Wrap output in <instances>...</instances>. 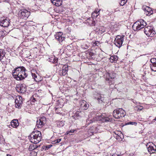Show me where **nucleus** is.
Segmentation results:
<instances>
[{
	"label": "nucleus",
	"instance_id": "33",
	"mask_svg": "<svg viewBox=\"0 0 156 156\" xmlns=\"http://www.w3.org/2000/svg\"><path fill=\"white\" fill-rule=\"evenodd\" d=\"M5 35L4 32L3 31H0V38L3 37Z\"/></svg>",
	"mask_w": 156,
	"mask_h": 156
},
{
	"label": "nucleus",
	"instance_id": "30",
	"mask_svg": "<svg viewBox=\"0 0 156 156\" xmlns=\"http://www.w3.org/2000/svg\"><path fill=\"white\" fill-rule=\"evenodd\" d=\"M119 4L121 6L124 5L127 2V0H120Z\"/></svg>",
	"mask_w": 156,
	"mask_h": 156
},
{
	"label": "nucleus",
	"instance_id": "25",
	"mask_svg": "<svg viewBox=\"0 0 156 156\" xmlns=\"http://www.w3.org/2000/svg\"><path fill=\"white\" fill-rule=\"evenodd\" d=\"M118 60V57L115 55L111 56L110 58V62H113L115 61H116Z\"/></svg>",
	"mask_w": 156,
	"mask_h": 156
},
{
	"label": "nucleus",
	"instance_id": "28",
	"mask_svg": "<svg viewBox=\"0 0 156 156\" xmlns=\"http://www.w3.org/2000/svg\"><path fill=\"white\" fill-rule=\"evenodd\" d=\"M122 136H123V135L122 134V133L121 132H119L117 134L116 136H115V137L117 138V139H119V137H120L121 139H122Z\"/></svg>",
	"mask_w": 156,
	"mask_h": 156
},
{
	"label": "nucleus",
	"instance_id": "49",
	"mask_svg": "<svg viewBox=\"0 0 156 156\" xmlns=\"http://www.w3.org/2000/svg\"><path fill=\"white\" fill-rule=\"evenodd\" d=\"M31 1H34L35 0H31Z\"/></svg>",
	"mask_w": 156,
	"mask_h": 156
},
{
	"label": "nucleus",
	"instance_id": "7",
	"mask_svg": "<svg viewBox=\"0 0 156 156\" xmlns=\"http://www.w3.org/2000/svg\"><path fill=\"white\" fill-rule=\"evenodd\" d=\"M30 15V12L26 9L20 10L19 12L18 15L20 18L27 20Z\"/></svg>",
	"mask_w": 156,
	"mask_h": 156
},
{
	"label": "nucleus",
	"instance_id": "1",
	"mask_svg": "<svg viewBox=\"0 0 156 156\" xmlns=\"http://www.w3.org/2000/svg\"><path fill=\"white\" fill-rule=\"evenodd\" d=\"M94 112H92L88 115L89 118L86 120V122L89 125L93 122L95 121H101L102 122H110L111 119L105 116V114H97L95 117H94Z\"/></svg>",
	"mask_w": 156,
	"mask_h": 156
},
{
	"label": "nucleus",
	"instance_id": "23",
	"mask_svg": "<svg viewBox=\"0 0 156 156\" xmlns=\"http://www.w3.org/2000/svg\"><path fill=\"white\" fill-rule=\"evenodd\" d=\"M100 10L97 11H94L93 12L92 14V16L93 18H97L98 16L100 14Z\"/></svg>",
	"mask_w": 156,
	"mask_h": 156
},
{
	"label": "nucleus",
	"instance_id": "6",
	"mask_svg": "<svg viewBox=\"0 0 156 156\" xmlns=\"http://www.w3.org/2000/svg\"><path fill=\"white\" fill-rule=\"evenodd\" d=\"M144 32L148 37H153L156 34L155 31L153 30V27L148 26L144 28Z\"/></svg>",
	"mask_w": 156,
	"mask_h": 156
},
{
	"label": "nucleus",
	"instance_id": "22",
	"mask_svg": "<svg viewBox=\"0 0 156 156\" xmlns=\"http://www.w3.org/2000/svg\"><path fill=\"white\" fill-rule=\"evenodd\" d=\"M99 33L101 34L105 31L106 28L103 26H99L98 27Z\"/></svg>",
	"mask_w": 156,
	"mask_h": 156
},
{
	"label": "nucleus",
	"instance_id": "36",
	"mask_svg": "<svg viewBox=\"0 0 156 156\" xmlns=\"http://www.w3.org/2000/svg\"><path fill=\"white\" fill-rule=\"evenodd\" d=\"M61 139H57L55 140V143H58L60 142L61 141Z\"/></svg>",
	"mask_w": 156,
	"mask_h": 156
},
{
	"label": "nucleus",
	"instance_id": "39",
	"mask_svg": "<svg viewBox=\"0 0 156 156\" xmlns=\"http://www.w3.org/2000/svg\"><path fill=\"white\" fill-rule=\"evenodd\" d=\"M87 105L85 104L84 105V109H86L87 108Z\"/></svg>",
	"mask_w": 156,
	"mask_h": 156
},
{
	"label": "nucleus",
	"instance_id": "46",
	"mask_svg": "<svg viewBox=\"0 0 156 156\" xmlns=\"http://www.w3.org/2000/svg\"><path fill=\"white\" fill-rule=\"evenodd\" d=\"M9 1V0H6L5 1L6 2H8V1Z\"/></svg>",
	"mask_w": 156,
	"mask_h": 156
},
{
	"label": "nucleus",
	"instance_id": "38",
	"mask_svg": "<svg viewBox=\"0 0 156 156\" xmlns=\"http://www.w3.org/2000/svg\"><path fill=\"white\" fill-rule=\"evenodd\" d=\"M36 96V95H34L33 96V99L34 100L33 101L34 102L37 101V99H36L34 97V96Z\"/></svg>",
	"mask_w": 156,
	"mask_h": 156
},
{
	"label": "nucleus",
	"instance_id": "41",
	"mask_svg": "<svg viewBox=\"0 0 156 156\" xmlns=\"http://www.w3.org/2000/svg\"><path fill=\"white\" fill-rule=\"evenodd\" d=\"M59 124L61 125V126H62L63 125V122L62 121H60L59 122Z\"/></svg>",
	"mask_w": 156,
	"mask_h": 156
},
{
	"label": "nucleus",
	"instance_id": "32",
	"mask_svg": "<svg viewBox=\"0 0 156 156\" xmlns=\"http://www.w3.org/2000/svg\"><path fill=\"white\" fill-rule=\"evenodd\" d=\"M50 59L51 60L49 61L53 63H55L57 62V60L55 58V57H51V58Z\"/></svg>",
	"mask_w": 156,
	"mask_h": 156
},
{
	"label": "nucleus",
	"instance_id": "27",
	"mask_svg": "<svg viewBox=\"0 0 156 156\" xmlns=\"http://www.w3.org/2000/svg\"><path fill=\"white\" fill-rule=\"evenodd\" d=\"M37 147L36 145L34 144H31L29 146V150L30 151H32L34 149H35Z\"/></svg>",
	"mask_w": 156,
	"mask_h": 156
},
{
	"label": "nucleus",
	"instance_id": "14",
	"mask_svg": "<svg viewBox=\"0 0 156 156\" xmlns=\"http://www.w3.org/2000/svg\"><path fill=\"white\" fill-rule=\"evenodd\" d=\"M68 69V66L64 65L63 66L62 69L59 71V74L60 76H65L67 74Z\"/></svg>",
	"mask_w": 156,
	"mask_h": 156
},
{
	"label": "nucleus",
	"instance_id": "40",
	"mask_svg": "<svg viewBox=\"0 0 156 156\" xmlns=\"http://www.w3.org/2000/svg\"><path fill=\"white\" fill-rule=\"evenodd\" d=\"M97 43L96 41V42H94V43H93V45L94 46H96V45L97 46L98 45H97Z\"/></svg>",
	"mask_w": 156,
	"mask_h": 156
},
{
	"label": "nucleus",
	"instance_id": "19",
	"mask_svg": "<svg viewBox=\"0 0 156 156\" xmlns=\"http://www.w3.org/2000/svg\"><path fill=\"white\" fill-rule=\"evenodd\" d=\"M114 78V77L113 75V73H106V80L107 81H112L111 80H112Z\"/></svg>",
	"mask_w": 156,
	"mask_h": 156
},
{
	"label": "nucleus",
	"instance_id": "15",
	"mask_svg": "<svg viewBox=\"0 0 156 156\" xmlns=\"http://www.w3.org/2000/svg\"><path fill=\"white\" fill-rule=\"evenodd\" d=\"M31 75L33 78L36 82H38L42 80V78L37 73H31Z\"/></svg>",
	"mask_w": 156,
	"mask_h": 156
},
{
	"label": "nucleus",
	"instance_id": "18",
	"mask_svg": "<svg viewBox=\"0 0 156 156\" xmlns=\"http://www.w3.org/2000/svg\"><path fill=\"white\" fill-rule=\"evenodd\" d=\"M9 24V22L6 19L2 20L0 21V26L3 27H8Z\"/></svg>",
	"mask_w": 156,
	"mask_h": 156
},
{
	"label": "nucleus",
	"instance_id": "35",
	"mask_svg": "<svg viewBox=\"0 0 156 156\" xmlns=\"http://www.w3.org/2000/svg\"><path fill=\"white\" fill-rule=\"evenodd\" d=\"M151 62L152 63V64L155 63H156V59L154 58H152L151 59Z\"/></svg>",
	"mask_w": 156,
	"mask_h": 156
},
{
	"label": "nucleus",
	"instance_id": "24",
	"mask_svg": "<svg viewBox=\"0 0 156 156\" xmlns=\"http://www.w3.org/2000/svg\"><path fill=\"white\" fill-rule=\"evenodd\" d=\"M5 55V52L2 49H0V60L3 59Z\"/></svg>",
	"mask_w": 156,
	"mask_h": 156
},
{
	"label": "nucleus",
	"instance_id": "16",
	"mask_svg": "<svg viewBox=\"0 0 156 156\" xmlns=\"http://www.w3.org/2000/svg\"><path fill=\"white\" fill-rule=\"evenodd\" d=\"M144 14L147 16H149L153 13V11L150 7L146 6L144 8Z\"/></svg>",
	"mask_w": 156,
	"mask_h": 156
},
{
	"label": "nucleus",
	"instance_id": "47",
	"mask_svg": "<svg viewBox=\"0 0 156 156\" xmlns=\"http://www.w3.org/2000/svg\"><path fill=\"white\" fill-rule=\"evenodd\" d=\"M117 156H120V155H119H119H117Z\"/></svg>",
	"mask_w": 156,
	"mask_h": 156
},
{
	"label": "nucleus",
	"instance_id": "42",
	"mask_svg": "<svg viewBox=\"0 0 156 156\" xmlns=\"http://www.w3.org/2000/svg\"><path fill=\"white\" fill-rule=\"evenodd\" d=\"M119 132H118V131H116V132H115V135H117V134Z\"/></svg>",
	"mask_w": 156,
	"mask_h": 156
},
{
	"label": "nucleus",
	"instance_id": "13",
	"mask_svg": "<svg viewBox=\"0 0 156 156\" xmlns=\"http://www.w3.org/2000/svg\"><path fill=\"white\" fill-rule=\"evenodd\" d=\"M56 39L60 43L62 42L65 39V37L62 32L57 33L55 35Z\"/></svg>",
	"mask_w": 156,
	"mask_h": 156
},
{
	"label": "nucleus",
	"instance_id": "12",
	"mask_svg": "<svg viewBox=\"0 0 156 156\" xmlns=\"http://www.w3.org/2000/svg\"><path fill=\"white\" fill-rule=\"evenodd\" d=\"M22 98L20 96L16 97L15 100V107L16 108H21L23 104L22 101L21 100Z\"/></svg>",
	"mask_w": 156,
	"mask_h": 156
},
{
	"label": "nucleus",
	"instance_id": "8",
	"mask_svg": "<svg viewBox=\"0 0 156 156\" xmlns=\"http://www.w3.org/2000/svg\"><path fill=\"white\" fill-rule=\"evenodd\" d=\"M124 37L123 35L120 36H118L115 40V44L116 46L120 48L122 45L124 41Z\"/></svg>",
	"mask_w": 156,
	"mask_h": 156
},
{
	"label": "nucleus",
	"instance_id": "48",
	"mask_svg": "<svg viewBox=\"0 0 156 156\" xmlns=\"http://www.w3.org/2000/svg\"><path fill=\"white\" fill-rule=\"evenodd\" d=\"M117 26V25H114V26Z\"/></svg>",
	"mask_w": 156,
	"mask_h": 156
},
{
	"label": "nucleus",
	"instance_id": "9",
	"mask_svg": "<svg viewBox=\"0 0 156 156\" xmlns=\"http://www.w3.org/2000/svg\"><path fill=\"white\" fill-rule=\"evenodd\" d=\"M147 149L150 154L154 153L155 152L156 147L152 143L149 142L146 145Z\"/></svg>",
	"mask_w": 156,
	"mask_h": 156
},
{
	"label": "nucleus",
	"instance_id": "20",
	"mask_svg": "<svg viewBox=\"0 0 156 156\" xmlns=\"http://www.w3.org/2000/svg\"><path fill=\"white\" fill-rule=\"evenodd\" d=\"M19 124L18 120L13 119L11 122V126L14 128L17 127Z\"/></svg>",
	"mask_w": 156,
	"mask_h": 156
},
{
	"label": "nucleus",
	"instance_id": "5",
	"mask_svg": "<svg viewBox=\"0 0 156 156\" xmlns=\"http://www.w3.org/2000/svg\"><path fill=\"white\" fill-rule=\"evenodd\" d=\"M125 111L122 108L114 110L113 112V116L116 119H120L126 115Z\"/></svg>",
	"mask_w": 156,
	"mask_h": 156
},
{
	"label": "nucleus",
	"instance_id": "2",
	"mask_svg": "<svg viewBox=\"0 0 156 156\" xmlns=\"http://www.w3.org/2000/svg\"><path fill=\"white\" fill-rule=\"evenodd\" d=\"M25 70V68L23 67L16 68L13 70L12 76L17 80H22L27 76Z\"/></svg>",
	"mask_w": 156,
	"mask_h": 156
},
{
	"label": "nucleus",
	"instance_id": "21",
	"mask_svg": "<svg viewBox=\"0 0 156 156\" xmlns=\"http://www.w3.org/2000/svg\"><path fill=\"white\" fill-rule=\"evenodd\" d=\"M62 2L61 0H55L52 3L57 6H59L62 5Z\"/></svg>",
	"mask_w": 156,
	"mask_h": 156
},
{
	"label": "nucleus",
	"instance_id": "45",
	"mask_svg": "<svg viewBox=\"0 0 156 156\" xmlns=\"http://www.w3.org/2000/svg\"><path fill=\"white\" fill-rule=\"evenodd\" d=\"M51 1V2H53V1H54L55 0H50Z\"/></svg>",
	"mask_w": 156,
	"mask_h": 156
},
{
	"label": "nucleus",
	"instance_id": "4",
	"mask_svg": "<svg viewBox=\"0 0 156 156\" xmlns=\"http://www.w3.org/2000/svg\"><path fill=\"white\" fill-rule=\"evenodd\" d=\"M146 25V23L143 20L140 19L135 22L132 27L134 31L139 30L144 28Z\"/></svg>",
	"mask_w": 156,
	"mask_h": 156
},
{
	"label": "nucleus",
	"instance_id": "10",
	"mask_svg": "<svg viewBox=\"0 0 156 156\" xmlns=\"http://www.w3.org/2000/svg\"><path fill=\"white\" fill-rule=\"evenodd\" d=\"M46 118L44 117H41L37 121V126L38 128H41L46 123Z\"/></svg>",
	"mask_w": 156,
	"mask_h": 156
},
{
	"label": "nucleus",
	"instance_id": "31",
	"mask_svg": "<svg viewBox=\"0 0 156 156\" xmlns=\"http://www.w3.org/2000/svg\"><path fill=\"white\" fill-rule=\"evenodd\" d=\"M143 109V107L139 106H137L135 107L134 109L137 111H141Z\"/></svg>",
	"mask_w": 156,
	"mask_h": 156
},
{
	"label": "nucleus",
	"instance_id": "37",
	"mask_svg": "<svg viewBox=\"0 0 156 156\" xmlns=\"http://www.w3.org/2000/svg\"><path fill=\"white\" fill-rule=\"evenodd\" d=\"M74 130H71L68 131V134H69L70 135H71V133H72L74 132Z\"/></svg>",
	"mask_w": 156,
	"mask_h": 156
},
{
	"label": "nucleus",
	"instance_id": "44",
	"mask_svg": "<svg viewBox=\"0 0 156 156\" xmlns=\"http://www.w3.org/2000/svg\"><path fill=\"white\" fill-rule=\"evenodd\" d=\"M112 156H116V154H114L112 155Z\"/></svg>",
	"mask_w": 156,
	"mask_h": 156
},
{
	"label": "nucleus",
	"instance_id": "43",
	"mask_svg": "<svg viewBox=\"0 0 156 156\" xmlns=\"http://www.w3.org/2000/svg\"><path fill=\"white\" fill-rule=\"evenodd\" d=\"M156 121V117L153 120V122H154V121Z\"/></svg>",
	"mask_w": 156,
	"mask_h": 156
},
{
	"label": "nucleus",
	"instance_id": "11",
	"mask_svg": "<svg viewBox=\"0 0 156 156\" xmlns=\"http://www.w3.org/2000/svg\"><path fill=\"white\" fill-rule=\"evenodd\" d=\"M94 98L98 101L99 103H101L104 101V98L101 94L95 93L94 94Z\"/></svg>",
	"mask_w": 156,
	"mask_h": 156
},
{
	"label": "nucleus",
	"instance_id": "29",
	"mask_svg": "<svg viewBox=\"0 0 156 156\" xmlns=\"http://www.w3.org/2000/svg\"><path fill=\"white\" fill-rule=\"evenodd\" d=\"M88 20L90 21V19H87V21ZM87 22L88 23H89V24L90 25H92L93 26L95 25V21L93 20H92L90 21V22H89V21H88Z\"/></svg>",
	"mask_w": 156,
	"mask_h": 156
},
{
	"label": "nucleus",
	"instance_id": "34",
	"mask_svg": "<svg viewBox=\"0 0 156 156\" xmlns=\"http://www.w3.org/2000/svg\"><path fill=\"white\" fill-rule=\"evenodd\" d=\"M128 125H136L137 124V123L135 122H129L127 123Z\"/></svg>",
	"mask_w": 156,
	"mask_h": 156
},
{
	"label": "nucleus",
	"instance_id": "17",
	"mask_svg": "<svg viewBox=\"0 0 156 156\" xmlns=\"http://www.w3.org/2000/svg\"><path fill=\"white\" fill-rule=\"evenodd\" d=\"M17 90L21 93H23L26 91V86L24 84H21L17 87Z\"/></svg>",
	"mask_w": 156,
	"mask_h": 156
},
{
	"label": "nucleus",
	"instance_id": "3",
	"mask_svg": "<svg viewBox=\"0 0 156 156\" xmlns=\"http://www.w3.org/2000/svg\"><path fill=\"white\" fill-rule=\"evenodd\" d=\"M28 139L31 143L34 144H38L42 139L41 133L38 131H33L28 136Z\"/></svg>",
	"mask_w": 156,
	"mask_h": 156
},
{
	"label": "nucleus",
	"instance_id": "26",
	"mask_svg": "<svg viewBox=\"0 0 156 156\" xmlns=\"http://www.w3.org/2000/svg\"><path fill=\"white\" fill-rule=\"evenodd\" d=\"M151 70L153 71L156 72V63H154L151 65Z\"/></svg>",
	"mask_w": 156,
	"mask_h": 156
}]
</instances>
